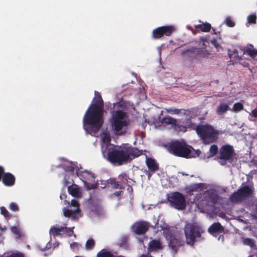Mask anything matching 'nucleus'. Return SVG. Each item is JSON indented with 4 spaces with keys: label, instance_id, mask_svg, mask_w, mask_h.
Here are the masks:
<instances>
[{
    "label": "nucleus",
    "instance_id": "f257e3e1",
    "mask_svg": "<svg viewBox=\"0 0 257 257\" xmlns=\"http://www.w3.org/2000/svg\"><path fill=\"white\" fill-rule=\"evenodd\" d=\"M101 152L103 157L114 164L121 165L138 157L142 154V151L125 145L118 149H115L110 143L111 136L107 130L102 131L100 135Z\"/></svg>",
    "mask_w": 257,
    "mask_h": 257
},
{
    "label": "nucleus",
    "instance_id": "f03ea898",
    "mask_svg": "<svg viewBox=\"0 0 257 257\" xmlns=\"http://www.w3.org/2000/svg\"><path fill=\"white\" fill-rule=\"evenodd\" d=\"M93 102L90 105L83 118V126L86 134L96 136L103 123V102L99 93L94 92Z\"/></svg>",
    "mask_w": 257,
    "mask_h": 257
},
{
    "label": "nucleus",
    "instance_id": "7ed1b4c3",
    "mask_svg": "<svg viewBox=\"0 0 257 257\" xmlns=\"http://www.w3.org/2000/svg\"><path fill=\"white\" fill-rule=\"evenodd\" d=\"M59 167L62 168L64 171L63 183L65 186L74 183V180L77 178L81 180L89 189L95 188L99 185L92 173L86 170L81 171L79 167L72 162L65 161Z\"/></svg>",
    "mask_w": 257,
    "mask_h": 257
},
{
    "label": "nucleus",
    "instance_id": "20e7f679",
    "mask_svg": "<svg viewBox=\"0 0 257 257\" xmlns=\"http://www.w3.org/2000/svg\"><path fill=\"white\" fill-rule=\"evenodd\" d=\"M111 112L110 123L112 131L116 136H122L129 133L130 121L125 112L126 105L121 101L114 104Z\"/></svg>",
    "mask_w": 257,
    "mask_h": 257
},
{
    "label": "nucleus",
    "instance_id": "39448f33",
    "mask_svg": "<svg viewBox=\"0 0 257 257\" xmlns=\"http://www.w3.org/2000/svg\"><path fill=\"white\" fill-rule=\"evenodd\" d=\"M168 150L173 155L186 158H195L200 153L199 150H195L182 140L172 142L169 145Z\"/></svg>",
    "mask_w": 257,
    "mask_h": 257
},
{
    "label": "nucleus",
    "instance_id": "423d86ee",
    "mask_svg": "<svg viewBox=\"0 0 257 257\" xmlns=\"http://www.w3.org/2000/svg\"><path fill=\"white\" fill-rule=\"evenodd\" d=\"M155 228H161L163 230V233L166 239L168 241L169 246L173 253H176L180 246L182 244L181 241L178 240L176 235H174L170 228L163 219L159 220L156 218H153Z\"/></svg>",
    "mask_w": 257,
    "mask_h": 257
},
{
    "label": "nucleus",
    "instance_id": "0eeeda50",
    "mask_svg": "<svg viewBox=\"0 0 257 257\" xmlns=\"http://www.w3.org/2000/svg\"><path fill=\"white\" fill-rule=\"evenodd\" d=\"M216 190L214 189L208 190L203 194V198L200 203L198 202V206L207 211L215 213L213 210V205L219 201Z\"/></svg>",
    "mask_w": 257,
    "mask_h": 257
},
{
    "label": "nucleus",
    "instance_id": "6e6552de",
    "mask_svg": "<svg viewBox=\"0 0 257 257\" xmlns=\"http://www.w3.org/2000/svg\"><path fill=\"white\" fill-rule=\"evenodd\" d=\"M195 130L204 144L211 143L217 139V132L210 125L207 124L198 125L196 126Z\"/></svg>",
    "mask_w": 257,
    "mask_h": 257
},
{
    "label": "nucleus",
    "instance_id": "1a4fd4ad",
    "mask_svg": "<svg viewBox=\"0 0 257 257\" xmlns=\"http://www.w3.org/2000/svg\"><path fill=\"white\" fill-rule=\"evenodd\" d=\"M184 230L186 243L190 245H193L196 239L199 238L203 232L201 227L196 223L186 224Z\"/></svg>",
    "mask_w": 257,
    "mask_h": 257
},
{
    "label": "nucleus",
    "instance_id": "9d476101",
    "mask_svg": "<svg viewBox=\"0 0 257 257\" xmlns=\"http://www.w3.org/2000/svg\"><path fill=\"white\" fill-rule=\"evenodd\" d=\"M253 191L252 185H244L230 197V201L232 203H239L247 197H250Z\"/></svg>",
    "mask_w": 257,
    "mask_h": 257
},
{
    "label": "nucleus",
    "instance_id": "9b49d317",
    "mask_svg": "<svg viewBox=\"0 0 257 257\" xmlns=\"http://www.w3.org/2000/svg\"><path fill=\"white\" fill-rule=\"evenodd\" d=\"M169 205L177 210H183L186 207V201L184 195L180 192H174L167 196Z\"/></svg>",
    "mask_w": 257,
    "mask_h": 257
},
{
    "label": "nucleus",
    "instance_id": "f8f14e48",
    "mask_svg": "<svg viewBox=\"0 0 257 257\" xmlns=\"http://www.w3.org/2000/svg\"><path fill=\"white\" fill-rule=\"evenodd\" d=\"M69 208H66L64 207L63 208V212L65 216L71 217L73 220H75L80 217L79 204L77 200L72 199L71 201Z\"/></svg>",
    "mask_w": 257,
    "mask_h": 257
},
{
    "label": "nucleus",
    "instance_id": "ddd939ff",
    "mask_svg": "<svg viewBox=\"0 0 257 257\" xmlns=\"http://www.w3.org/2000/svg\"><path fill=\"white\" fill-rule=\"evenodd\" d=\"M234 155V150L232 146L225 145L220 150L219 162L221 165H224L227 161L230 162Z\"/></svg>",
    "mask_w": 257,
    "mask_h": 257
},
{
    "label": "nucleus",
    "instance_id": "4468645a",
    "mask_svg": "<svg viewBox=\"0 0 257 257\" xmlns=\"http://www.w3.org/2000/svg\"><path fill=\"white\" fill-rule=\"evenodd\" d=\"M176 31V28L173 25L161 26L157 28L153 31V37L159 39L164 35L169 36Z\"/></svg>",
    "mask_w": 257,
    "mask_h": 257
},
{
    "label": "nucleus",
    "instance_id": "2eb2a0df",
    "mask_svg": "<svg viewBox=\"0 0 257 257\" xmlns=\"http://www.w3.org/2000/svg\"><path fill=\"white\" fill-rule=\"evenodd\" d=\"M73 227H66V226H54L50 229L51 236H69L73 234Z\"/></svg>",
    "mask_w": 257,
    "mask_h": 257
},
{
    "label": "nucleus",
    "instance_id": "dca6fc26",
    "mask_svg": "<svg viewBox=\"0 0 257 257\" xmlns=\"http://www.w3.org/2000/svg\"><path fill=\"white\" fill-rule=\"evenodd\" d=\"M103 210L100 203L93 201L89 206V215L91 218L101 216L103 215Z\"/></svg>",
    "mask_w": 257,
    "mask_h": 257
},
{
    "label": "nucleus",
    "instance_id": "f3484780",
    "mask_svg": "<svg viewBox=\"0 0 257 257\" xmlns=\"http://www.w3.org/2000/svg\"><path fill=\"white\" fill-rule=\"evenodd\" d=\"M161 123L164 124H168L171 125V127L173 128L176 131L182 130L183 132L186 131V129L182 125H179L178 124L177 120L176 119L170 116H167L163 117L161 120Z\"/></svg>",
    "mask_w": 257,
    "mask_h": 257
},
{
    "label": "nucleus",
    "instance_id": "a211bd4d",
    "mask_svg": "<svg viewBox=\"0 0 257 257\" xmlns=\"http://www.w3.org/2000/svg\"><path fill=\"white\" fill-rule=\"evenodd\" d=\"M149 224L146 221H140L135 223L132 226L134 231L138 234L144 233L148 229Z\"/></svg>",
    "mask_w": 257,
    "mask_h": 257
},
{
    "label": "nucleus",
    "instance_id": "6ab92c4d",
    "mask_svg": "<svg viewBox=\"0 0 257 257\" xmlns=\"http://www.w3.org/2000/svg\"><path fill=\"white\" fill-rule=\"evenodd\" d=\"M163 247L160 239H153L149 243L148 252L157 251L162 249Z\"/></svg>",
    "mask_w": 257,
    "mask_h": 257
},
{
    "label": "nucleus",
    "instance_id": "aec40b11",
    "mask_svg": "<svg viewBox=\"0 0 257 257\" xmlns=\"http://www.w3.org/2000/svg\"><path fill=\"white\" fill-rule=\"evenodd\" d=\"M243 51L244 55H247L253 60L257 61V50L253 46L250 45L246 46Z\"/></svg>",
    "mask_w": 257,
    "mask_h": 257
},
{
    "label": "nucleus",
    "instance_id": "412c9836",
    "mask_svg": "<svg viewBox=\"0 0 257 257\" xmlns=\"http://www.w3.org/2000/svg\"><path fill=\"white\" fill-rule=\"evenodd\" d=\"M228 54L232 64L237 63L240 60L242 61V58L239 56L238 52L236 49L229 50Z\"/></svg>",
    "mask_w": 257,
    "mask_h": 257
},
{
    "label": "nucleus",
    "instance_id": "4be33fe9",
    "mask_svg": "<svg viewBox=\"0 0 257 257\" xmlns=\"http://www.w3.org/2000/svg\"><path fill=\"white\" fill-rule=\"evenodd\" d=\"M15 181V178L14 175L10 173L4 174L3 176V183L8 186H13Z\"/></svg>",
    "mask_w": 257,
    "mask_h": 257
},
{
    "label": "nucleus",
    "instance_id": "5701e85b",
    "mask_svg": "<svg viewBox=\"0 0 257 257\" xmlns=\"http://www.w3.org/2000/svg\"><path fill=\"white\" fill-rule=\"evenodd\" d=\"M71 186L68 187V190L70 194L76 197H79L81 196V192L80 187L77 185L73 184V183H71Z\"/></svg>",
    "mask_w": 257,
    "mask_h": 257
},
{
    "label": "nucleus",
    "instance_id": "b1692460",
    "mask_svg": "<svg viewBox=\"0 0 257 257\" xmlns=\"http://www.w3.org/2000/svg\"><path fill=\"white\" fill-rule=\"evenodd\" d=\"M116 255L117 254L114 252L107 249H102L97 253L96 257H116Z\"/></svg>",
    "mask_w": 257,
    "mask_h": 257
},
{
    "label": "nucleus",
    "instance_id": "393cba45",
    "mask_svg": "<svg viewBox=\"0 0 257 257\" xmlns=\"http://www.w3.org/2000/svg\"><path fill=\"white\" fill-rule=\"evenodd\" d=\"M146 164L150 171L152 172H155V171L157 170L158 167L155 160L152 158H148L147 156L146 157Z\"/></svg>",
    "mask_w": 257,
    "mask_h": 257
},
{
    "label": "nucleus",
    "instance_id": "a878e982",
    "mask_svg": "<svg viewBox=\"0 0 257 257\" xmlns=\"http://www.w3.org/2000/svg\"><path fill=\"white\" fill-rule=\"evenodd\" d=\"M229 109V105L225 103L221 102L216 107V113L219 115L225 113Z\"/></svg>",
    "mask_w": 257,
    "mask_h": 257
},
{
    "label": "nucleus",
    "instance_id": "bb28decb",
    "mask_svg": "<svg viewBox=\"0 0 257 257\" xmlns=\"http://www.w3.org/2000/svg\"><path fill=\"white\" fill-rule=\"evenodd\" d=\"M223 228L221 224L217 222L213 223L208 228V231L211 234H213L216 232H221L223 230Z\"/></svg>",
    "mask_w": 257,
    "mask_h": 257
},
{
    "label": "nucleus",
    "instance_id": "cd10ccee",
    "mask_svg": "<svg viewBox=\"0 0 257 257\" xmlns=\"http://www.w3.org/2000/svg\"><path fill=\"white\" fill-rule=\"evenodd\" d=\"M196 29L201 30L203 32H208L211 29V26L210 24L208 23H201L195 25Z\"/></svg>",
    "mask_w": 257,
    "mask_h": 257
},
{
    "label": "nucleus",
    "instance_id": "c85d7f7f",
    "mask_svg": "<svg viewBox=\"0 0 257 257\" xmlns=\"http://www.w3.org/2000/svg\"><path fill=\"white\" fill-rule=\"evenodd\" d=\"M1 257H24V255L19 252L9 251L4 253Z\"/></svg>",
    "mask_w": 257,
    "mask_h": 257
},
{
    "label": "nucleus",
    "instance_id": "c756f323",
    "mask_svg": "<svg viewBox=\"0 0 257 257\" xmlns=\"http://www.w3.org/2000/svg\"><path fill=\"white\" fill-rule=\"evenodd\" d=\"M11 230L13 233L16 235V238H20L21 236V231L19 226H12Z\"/></svg>",
    "mask_w": 257,
    "mask_h": 257
},
{
    "label": "nucleus",
    "instance_id": "7c9ffc66",
    "mask_svg": "<svg viewBox=\"0 0 257 257\" xmlns=\"http://www.w3.org/2000/svg\"><path fill=\"white\" fill-rule=\"evenodd\" d=\"M243 108V105L240 102H237L234 104L233 106L231 109V111L237 112L242 110Z\"/></svg>",
    "mask_w": 257,
    "mask_h": 257
},
{
    "label": "nucleus",
    "instance_id": "2f4dec72",
    "mask_svg": "<svg viewBox=\"0 0 257 257\" xmlns=\"http://www.w3.org/2000/svg\"><path fill=\"white\" fill-rule=\"evenodd\" d=\"M119 245L121 247L124 249H128L130 248V245L127 242V238L126 237H123L120 241Z\"/></svg>",
    "mask_w": 257,
    "mask_h": 257
},
{
    "label": "nucleus",
    "instance_id": "473e14b6",
    "mask_svg": "<svg viewBox=\"0 0 257 257\" xmlns=\"http://www.w3.org/2000/svg\"><path fill=\"white\" fill-rule=\"evenodd\" d=\"M198 54L200 58H204L210 54L208 50L207 49H200L198 51Z\"/></svg>",
    "mask_w": 257,
    "mask_h": 257
},
{
    "label": "nucleus",
    "instance_id": "72a5a7b5",
    "mask_svg": "<svg viewBox=\"0 0 257 257\" xmlns=\"http://www.w3.org/2000/svg\"><path fill=\"white\" fill-rule=\"evenodd\" d=\"M110 183L112 187L114 188H121L122 185L119 183V181H116L115 179H111L110 180Z\"/></svg>",
    "mask_w": 257,
    "mask_h": 257
},
{
    "label": "nucleus",
    "instance_id": "f704fd0d",
    "mask_svg": "<svg viewBox=\"0 0 257 257\" xmlns=\"http://www.w3.org/2000/svg\"><path fill=\"white\" fill-rule=\"evenodd\" d=\"M118 180H119V183L121 184H125L127 182V176L125 174H122L119 175Z\"/></svg>",
    "mask_w": 257,
    "mask_h": 257
},
{
    "label": "nucleus",
    "instance_id": "c9c22d12",
    "mask_svg": "<svg viewBox=\"0 0 257 257\" xmlns=\"http://www.w3.org/2000/svg\"><path fill=\"white\" fill-rule=\"evenodd\" d=\"M217 151H218L217 147L215 145H212L210 148V149H209L210 154L208 157H212V156L215 155L216 154V153L217 152Z\"/></svg>",
    "mask_w": 257,
    "mask_h": 257
},
{
    "label": "nucleus",
    "instance_id": "e433bc0d",
    "mask_svg": "<svg viewBox=\"0 0 257 257\" xmlns=\"http://www.w3.org/2000/svg\"><path fill=\"white\" fill-rule=\"evenodd\" d=\"M94 246V241L93 239H89L86 242L85 246L87 249H92Z\"/></svg>",
    "mask_w": 257,
    "mask_h": 257
},
{
    "label": "nucleus",
    "instance_id": "4c0bfd02",
    "mask_svg": "<svg viewBox=\"0 0 257 257\" xmlns=\"http://www.w3.org/2000/svg\"><path fill=\"white\" fill-rule=\"evenodd\" d=\"M243 242L244 244L247 245L252 248L254 246L253 240L250 238H244Z\"/></svg>",
    "mask_w": 257,
    "mask_h": 257
},
{
    "label": "nucleus",
    "instance_id": "58836bf2",
    "mask_svg": "<svg viewBox=\"0 0 257 257\" xmlns=\"http://www.w3.org/2000/svg\"><path fill=\"white\" fill-rule=\"evenodd\" d=\"M224 24L230 27H233L235 26L234 23L231 20L230 17H227L225 19Z\"/></svg>",
    "mask_w": 257,
    "mask_h": 257
},
{
    "label": "nucleus",
    "instance_id": "ea45409f",
    "mask_svg": "<svg viewBox=\"0 0 257 257\" xmlns=\"http://www.w3.org/2000/svg\"><path fill=\"white\" fill-rule=\"evenodd\" d=\"M70 246L71 248L74 251H77L81 247V246L79 243L75 242L70 243Z\"/></svg>",
    "mask_w": 257,
    "mask_h": 257
},
{
    "label": "nucleus",
    "instance_id": "a19ab883",
    "mask_svg": "<svg viewBox=\"0 0 257 257\" xmlns=\"http://www.w3.org/2000/svg\"><path fill=\"white\" fill-rule=\"evenodd\" d=\"M256 16L254 14L250 15L247 17V21L248 23L251 24H254L256 22Z\"/></svg>",
    "mask_w": 257,
    "mask_h": 257
},
{
    "label": "nucleus",
    "instance_id": "79ce46f5",
    "mask_svg": "<svg viewBox=\"0 0 257 257\" xmlns=\"http://www.w3.org/2000/svg\"><path fill=\"white\" fill-rule=\"evenodd\" d=\"M9 209L13 211H17L19 210V207L16 203L12 202L9 205Z\"/></svg>",
    "mask_w": 257,
    "mask_h": 257
},
{
    "label": "nucleus",
    "instance_id": "37998d69",
    "mask_svg": "<svg viewBox=\"0 0 257 257\" xmlns=\"http://www.w3.org/2000/svg\"><path fill=\"white\" fill-rule=\"evenodd\" d=\"M1 209V213L3 215H4L5 217H9V212L7 210V209L5 207H1L0 208Z\"/></svg>",
    "mask_w": 257,
    "mask_h": 257
},
{
    "label": "nucleus",
    "instance_id": "c03bdc74",
    "mask_svg": "<svg viewBox=\"0 0 257 257\" xmlns=\"http://www.w3.org/2000/svg\"><path fill=\"white\" fill-rule=\"evenodd\" d=\"M165 110L167 112L172 114H178L179 112V110L176 108H166Z\"/></svg>",
    "mask_w": 257,
    "mask_h": 257
},
{
    "label": "nucleus",
    "instance_id": "a18cd8bd",
    "mask_svg": "<svg viewBox=\"0 0 257 257\" xmlns=\"http://www.w3.org/2000/svg\"><path fill=\"white\" fill-rule=\"evenodd\" d=\"M249 214L246 212L245 213V216H243V219L242 218V217H241V216H239L238 218V220L240 222H242L243 223H247V221L248 220V219H247V217L249 216Z\"/></svg>",
    "mask_w": 257,
    "mask_h": 257
},
{
    "label": "nucleus",
    "instance_id": "49530a36",
    "mask_svg": "<svg viewBox=\"0 0 257 257\" xmlns=\"http://www.w3.org/2000/svg\"><path fill=\"white\" fill-rule=\"evenodd\" d=\"M251 216L257 219V201L255 202L254 208L253 209V212L251 214Z\"/></svg>",
    "mask_w": 257,
    "mask_h": 257
},
{
    "label": "nucleus",
    "instance_id": "de8ad7c7",
    "mask_svg": "<svg viewBox=\"0 0 257 257\" xmlns=\"http://www.w3.org/2000/svg\"><path fill=\"white\" fill-rule=\"evenodd\" d=\"M204 184L201 183L196 184L194 185L193 189L196 190V191H199L201 190Z\"/></svg>",
    "mask_w": 257,
    "mask_h": 257
},
{
    "label": "nucleus",
    "instance_id": "09e8293b",
    "mask_svg": "<svg viewBox=\"0 0 257 257\" xmlns=\"http://www.w3.org/2000/svg\"><path fill=\"white\" fill-rule=\"evenodd\" d=\"M51 243H50V242H49L46 244V245L44 246H43V247L39 246V247L40 248V249L41 250H46V249H49V248H51Z\"/></svg>",
    "mask_w": 257,
    "mask_h": 257
},
{
    "label": "nucleus",
    "instance_id": "8fccbe9b",
    "mask_svg": "<svg viewBox=\"0 0 257 257\" xmlns=\"http://www.w3.org/2000/svg\"><path fill=\"white\" fill-rule=\"evenodd\" d=\"M6 230V227L5 226H4V227L0 226V242L2 241L3 240V237L2 236V234Z\"/></svg>",
    "mask_w": 257,
    "mask_h": 257
},
{
    "label": "nucleus",
    "instance_id": "3c124183",
    "mask_svg": "<svg viewBox=\"0 0 257 257\" xmlns=\"http://www.w3.org/2000/svg\"><path fill=\"white\" fill-rule=\"evenodd\" d=\"M252 116L257 118V108L253 109L251 112L249 113Z\"/></svg>",
    "mask_w": 257,
    "mask_h": 257
},
{
    "label": "nucleus",
    "instance_id": "603ef678",
    "mask_svg": "<svg viewBox=\"0 0 257 257\" xmlns=\"http://www.w3.org/2000/svg\"><path fill=\"white\" fill-rule=\"evenodd\" d=\"M238 62L244 67H247L248 66V62L244 61L242 59V61L240 60Z\"/></svg>",
    "mask_w": 257,
    "mask_h": 257
},
{
    "label": "nucleus",
    "instance_id": "864d4df0",
    "mask_svg": "<svg viewBox=\"0 0 257 257\" xmlns=\"http://www.w3.org/2000/svg\"><path fill=\"white\" fill-rule=\"evenodd\" d=\"M211 43L216 48H218L219 45L217 44L216 40L215 39H213L211 40Z\"/></svg>",
    "mask_w": 257,
    "mask_h": 257
},
{
    "label": "nucleus",
    "instance_id": "5fc2aeb1",
    "mask_svg": "<svg viewBox=\"0 0 257 257\" xmlns=\"http://www.w3.org/2000/svg\"><path fill=\"white\" fill-rule=\"evenodd\" d=\"M4 171L3 168L2 167L0 166V180L2 179V175H4Z\"/></svg>",
    "mask_w": 257,
    "mask_h": 257
},
{
    "label": "nucleus",
    "instance_id": "6e6d98bb",
    "mask_svg": "<svg viewBox=\"0 0 257 257\" xmlns=\"http://www.w3.org/2000/svg\"><path fill=\"white\" fill-rule=\"evenodd\" d=\"M201 40L204 43V44L206 42L208 43V41L206 38L202 37L201 38Z\"/></svg>",
    "mask_w": 257,
    "mask_h": 257
},
{
    "label": "nucleus",
    "instance_id": "4d7b16f0",
    "mask_svg": "<svg viewBox=\"0 0 257 257\" xmlns=\"http://www.w3.org/2000/svg\"><path fill=\"white\" fill-rule=\"evenodd\" d=\"M66 197V195L65 194H61L60 196V198L61 199V200H63V199L65 198Z\"/></svg>",
    "mask_w": 257,
    "mask_h": 257
},
{
    "label": "nucleus",
    "instance_id": "13d9d810",
    "mask_svg": "<svg viewBox=\"0 0 257 257\" xmlns=\"http://www.w3.org/2000/svg\"><path fill=\"white\" fill-rule=\"evenodd\" d=\"M161 46L158 47V53H159V57H160L161 56Z\"/></svg>",
    "mask_w": 257,
    "mask_h": 257
},
{
    "label": "nucleus",
    "instance_id": "bf43d9fd",
    "mask_svg": "<svg viewBox=\"0 0 257 257\" xmlns=\"http://www.w3.org/2000/svg\"><path fill=\"white\" fill-rule=\"evenodd\" d=\"M59 245V243L57 242H56L54 244V247H56L57 246H58Z\"/></svg>",
    "mask_w": 257,
    "mask_h": 257
},
{
    "label": "nucleus",
    "instance_id": "052dcab7",
    "mask_svg": "<svg viewBox=\"0 0 257 257\" xmlns=\"http://www.w3.org/2000/svg\"><path fill=\"white\" fill-rule=\"evenodd\" d=\"M120 193H121V192L120 191V192H115L114 194H115L116 196H118V195H119L120 194Z\"/></svg>",
    "mask_w": 257,
    "mask_h": 257
},
{
    "label": "nucleus",
    "instance_id": "680f3d73",
    "mask_svg": "<svg viewBox=\"0 0 257 257\" xmlns=\"http://www.w3.org/2000/svg\"><path fill=\"white\" fill-rule=\"evenodd\" d=\"M138 239H139V241L140 242H143V241H144L143 239H142V238H139Z\"/></svg>",
    "mask_w": 257,
    "mask_h": 257
},
{
    "label": "nucleus",
    "instance_id": "e2e57ef3",
    "mask_svg": "<svg viewBox=\"0 0 257 257\" xmlns=\"http://www.w3.org/2000/svg\"><path fill=\"white\" fill-rule=\"evenodd\" d=\"M100 187H101V188H105V186H100Z\"/></svg>",
    "mask_w": 257,
    "mask_h": 257
},
{
    "label": "nucleus",
    "instance_id": "0e129e2a",
    "mask_svg": "<svg viewBox=\"0 0 257 257\" xmlns=\"http://www.w3.org/2000/svg\"><path fill=\"white\" fill-rule=\"evenodd\" d=\"M65 204H66V203H68L67 201H64Z\"/></svg>",
    "mask_w": 257,
    "mask_h": 257
},
{
    "label": "nucleus",
    "instance_id": "69168bd1",
    "mask_svg": "<svg viewBox=\"0 0 257 257\" xmlns=\"http://www.w3.org/2000/svg\"><path fill=\"white\" fill-rule=\"evenodd\" d=\"M250 174H253V171H251L250 172Z\"/></svg>",
    "mask_w": 257,
    "mask_h": 257
},
{
    "label": "nucleus",
    "instance_id": "338daca9",
    "mask_svg": "<svg viewBox=\"0 0 257 257\" xmlns=\"http://www.w3.org/2000/svg\"><path fill=\"white\" fill-rule=\"evenodd\" d=\"M224 215H221L220 216H221V217L223 218V217H224Z\"/></svg>",
    "mask_w": 257,
    "mask_h": 257
},
{
    "label": "nucleus",
    "instance_id": "774afa93",
    "mask_svg": "<svg viewBox=\"0 0 257 257\" xmlns=\"http://www.w3.org/2000/svg\"><path fill=\"white\" fill-rule=\"evenodd\" d=\"M75 257H83V256L77 255V256H75Z\"/></svg>",
    "mask_w": 257,
    "mask_h": 257
}]
</instances>
